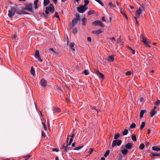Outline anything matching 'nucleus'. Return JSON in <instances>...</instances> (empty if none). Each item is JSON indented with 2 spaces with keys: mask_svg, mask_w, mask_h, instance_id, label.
Instances as JSON below:
<instances>
[{
  "mask_svg": "<svg viewBox=\"0 0 160 160\" xmlns=\"http://www.w3.org/2000/svg\"><path fill=\"white\" fill-rule=\"evenodd\" d=\"M15 12L19 14L21 13L19 12V11H17V7H13L11 8L10 10L9 11L8 14V16L10 18H12L14 15Z\"/></svg>",
  "mask_w": 160,
  "mask_h": 160,
  "instance_id": "nucleus-1",
  "label": "nucleus"
},
{
  "mask_svg": "<svg viewBox=\"0 0 160 160\" xmlns=\"http://www.w3.org/2000/svg\"><path fill=\"white\" fill-rule=\"evenodd\" d=\"M54 10V8L53 5L52 4H50L49 7H47L46 8L45 13L46 14H49V11L51 13H52Z\"/></svg>",
  "mask_w": 160,
  "mask_h": 160,
  "instance_id": "nucleus-2",
  "label": "nucleus"
},
{
  "mask_svg": "<svg viewBox=\"0 0 160 160\" xmlns=\"http://www.w3.org/2000/svg\"><path fill=\"white\" fill-rule=\"evenodd\" d=\"M25 7L22 8L23 10H26L32 12L33 4L32 3H26L24 4Z\"/></svg>",
  "mask_w": 160,
  "mask_h": 160,
  "instance_id": "nucleus-3",
  "label": "nucleus"
},
{
  "mask_svg": "<svg viewBox=\"0 0 160 160\" xmlns=\"http://www.w3.org/2000/svg\"><path fill=\"white\" fill-rule=\"evenodd\" d=\"M144 11L145 9L144 7L142 6H140L139 8V9L137 10L136 12V17H139L140 14H141Z\"/></svg>",
  "mask_w": 160,
  "mask_h": 160,
  "instance_id": "nucleus-4",
  "label": "nucleus"
},
{
  "mask_svg": "<svg viewBox=\"0 0 160 160\" xmlns=\"http://www.w3.org/2000/svg\"><path fill=\"white\" fill-rule=\"evenodd\" d=\"M92 24L94 26H100L102 28L105 27L104 24L101 21L99 20H96L92 22Z\"/></svg>",
  "mask_w": 160,
  "mask_h": 160,
  "instance_id": "nucleus-5",
  "label": "nucleus"
},
{
  "mask_svg": "<svg viewBox=\"0 0 160 160\" xmlns=\"http://www.w3.org/2000/svg\"><path fill=\"white\" fill-rule=\"evenodd\" d=\"M88 9V8L82 5H81L77 8L78 11L80 13H84Z\"/></svg>",
  "mask_w": 160,
  "mask_h": 160,
  "instance_id": "nucleus-6",
  "label": "nucleus"
},
{
  "mask_svg": "<svg viewBox=\"0 0 160 160\" xmlns=\"http://www.w3.org/2000/svg\"><path fill=\"white\" fill-rule=\"evenodd\" d=\"M141 38L142 39V41L146 45V46L150 47V46H149L150 42L148 40H147L144 36L142 35L141 36Z\"/></svg>",
  "mask_w": 160,
  "mask_h": 160,
  "instance_id": "nucleus-7",
  "label": "nucleus"
},
{
  "mask_svg": "<svg viewBox=\"0 0 160 160\" xmlns=\"http://www.w3.org/2000/svg\"><path fill=\"white\" fill-rule=\"evenodd\" d=\"M122 142L121 140H114L113 141L112 146V147H114L115 146L117 145L118 146H120Z\"/></svg>",
  "mask_w": 160,
  "mask_h": 160,
  "instance_id": "nucleus-8",
  "label": "nucleus"
},
{
  "mask_svg": "<svg viewBox=\"0 0 160 160\" xmlns=\"http://www.w3.org/2000/svg\"><path fill=\"white\" fill-rule=\"evenodd\" d=\"M47 81L44 79H42L40 81V84L41 86L44 88H45L47 86Z\"/></svg>",
  "mask_w": 160,
  "mask_h": 160,
  "instance_id": "nucleus-9",
  "label": "nucleus"
},
{
  "mask_svg": "<svg viewBox=\"0 0 160 160\" xmlns=\"http://www.w3.org/2000/svg\"><path fill=\"white\" fill-rule=\"evenodd\" d=\"M121 152H122V154H123V156L126 155L128 152V150H127L126 148H123L122 147L120 149Z\"/></svg>",
  "mask_w": 160,
  "mask_h": 160,
  "instance_id": "nucleus-10",
  "label": "nucleus"
},
{
  "mask_svg": "<svg viewBox=\"0 0 160 160\" xmlns=\"http://www.w3.org/2000/svg\"><path fill=\"white\" fill-rule=\"evenodd\" d=\"M35 58H37L38 60L40 62H42V60L41 58L40 57L39 51L38 50H37L36 51L35 54Z\"/></svg>",
  "mask_w": 160,
  "mask_h": 160,
  "instance_id": "nucleus-11",
  "label": "nucleus"
},
{
  "mask_svg": "<svg viewBox=\"0 0 160 160\" xmlns=\"http://www.w3.org/2000/svg\"><path fill=\"white\" fill-rule=\"evenodd\" d=\"M79 21L76 18H74L72 19V26L73 28L76 25L78 21Z\"/></svg>",
  "mask_w": 160,
  "mask_h": 160,
  "instance_id": "nucleus-12",
  "label": "nucleus"
},
{
  "mask_svg": "<svg viewBox=\"0 0 160 160\" xmlns=\"http://www.w3.org/2000/svg\"><path fill=\"white\" fill-rule=\"evenodd\" d=\"M102 29H100L97 30H93L92 32V33L93 34H95L97 35L102 33Z\"/></svg>",
  "mask_w": 160,
  "mask_h": 160,
  "instance_id": "nucleus-13",
  "label": "nucleus"
},
{
  "mask_svg": "<svg viewBox=\"0 0 160 160\" xmlns=\"http://www.w3.org/2000/svg\"><path fill=\"white\" fill-rule=\"evenodd\" d=\"M133 146V143H128L126 144L125 147L127 150L131 149Z\"/></svg>",
  "mask_w": 160,
  "mask_h": 160,
  "instance_id": "nucleus-14",
  "label": "nucleus"
},
{
  "mask_svg": "<svg viewBox=\"0 0 160 160\" xmlns=\"http://www.w3.org/2000/svg\"><path fill=\"white\" fill-rule=\"evenodd\" d=\"M150 157L152 158H153V157L154 156H160V154L158 153L157 152H151L150 155Z\"/></svg>",
  "mask_w": 160,
  "mask_h": 160,
  "instance_id": "nucleus-15",
  "label": "nucleus"
},
{
  "mask_svg": "<svg viewBox=\"0 0 160 160\" xmlns=\"http://www.w3.org/2000/svg\"><path fill=\"white\" fill-rule=\"evenodd\" d=\"M156 113L157 111L156 110L152 109L150 112V116L151 117H153Z\"/></svg>",
  "mask_w": 160,
  "mask_h": 160,
  "instance_id": "nucleus-16",
  "label": "nucleus"
},
{
  "mask_svg": "<svg viewBox=\"0 0 160 160\" xmlns=\"http://www.w3.org/2000/svg\"><path fill=\"white\" fill-rule=\"evenodd\" d=\"M114 58L113 55L109 56L108 58V61L109 62H112L114 61Z\"/></svg>",
  "mask_w": 160,
  "mask_h": 160,
  "instance_id": "nucleus-17",
  "label": "nucleus"
},
{
  "mask_svg": "<svg viewBox=\"0 0 160 160\" xmlns=\"http://www.w3.org/2000/svg\"><path fill=\"white\" fill-rule=\"evenodd\" d=\"M146 112V110H142L140 112L139 117L140 118H142L143 117L144 114L145 112Z\"/></svg>",
  "mask_w": 160,
  "mask_h": 160,
  "instance_id": "nucleus-18",
  "label": "nucleus"
},
{
  "mask_svg": "<svg viewBox=\"0 0 160 160\" xmlns=\"http://www.w3.org/2000/svg\"><path fill=\"white\" fill-rule=\"evenodd\" d=\"M39 0H35L34 2V5H35L34 6V8L35 9H37L38 8V2Z\"/></svg>",
  "mask_w": 160,
  "mask_h": 160,
  "instance_id": "nucleus-19",
  "label": "nucleus"
},
{
  "mask_svg": "<svg viewBox=\"0 0 160 160\" xmlns=\"http://www.w3.org/2000/svg\"><path fill=\"white\" fill-rule=\"evenodd\" d=\"M152 149L154 151H158L160 150V148L156 146H153L152 148Z\"/></svg>",
  "mask_w": 160,
  "mask_h": 160,
  "instance_id": "nucleus-20",
  "label": "nucleus"
},
{
  "mask_svg": "<svg viewBox=\"0 0 160 160\" xmlns=\"http://www.w3.org/2000/svg\"><path fill=\"white\" fill-rule=\"evenodd\" d=\"M49 3L50 1L49 0H44L43 5L44 6H47Z\"/></svg>",
  "mask_w": 160,
  "mask_h": 160,
  "instance_id": "nucleus-21",
  "label": "nucleus"
},
{
  "mask_svg": "<svg viewBox=\"0 0 160 160\" xmlns=\"http://www.w3.org/2000/svg\"><path fill=\"white\" fill-rule=\"evenodd\" d=\"M131 138L132 140L133 141H137V138L136 136L134 134L132 135Z\"/></svg>",
  "mask_w": 160,
  "mask_h": 160,
  "instance_id": "nucleus-22",
  "label": "nucleus"
},
{
  "mask_svg": "<svg viewBox=\"0 0 160 160\" xmlns=\"http://www.w3.org/2000/svg\"><path fill=\"white\" fill-rule=\"evenodd\" d=\"M30 72L33 76H34L35 75V70L32 67L31 68Z\"/></svg>",
  "mask_w": 160,
  "mask_h": 160,
  "instance_id": "nucleus-23",
  "label": "nucleus"
},
{
  "mask_svg": "<svg viewBox=\"0 0 160 160\" xmlns=\"http://www.w3.org/2000/svg\"><path fill=\"white\" fill-rule=\"evenodd\" d=\"M60 109L58 108H55L54 109V112L57 113L59 112H60Z\"/></svg>",
  "mask_w": 160,
  "mask_h": 160,
  "instance_id": "nucleus-24",
  "label": "nucleus"
},
{
  "mask_svg": "<svg viewBox=\"0 0 160 160\" xmlns=\"http://www.w3.org/2000/svg\"><path fill=\"white\" fill-rule=\"evenodd\" d=\"M75 45V44L74 43H71L70 44V48L72 49L73 51H74L75 49L74 48H73V47H74V46Z\"/></svg>",
  "mask_w": 160,
  "mask_h": 160,
  "instance_id": "nucleus-25",
  "label": "nucleus"
},
{
  "mask_svg": "<svg viewBox=\"0 0 160 160\" xmlns=\"http://www.w3.org/2000/svg\"><path fill=\"white\" fill-rule=\"evenodd\" d=\"M145 126V123L144 122H142L141 125L140 126V129L142 130L143 129V128Z\"/></svg>",
  "mask_w": 160,
  "mask_h": 160,
  "instance_id": "nucleus-26",
  "label": "nucleus"
},
{
  "mask_svg": "<svg viewBox=\"0 0 160 160\" xmlns=\"http://www.w3.org/2000/svg\"><path fill=\"white\" fill-rule=\"evenodd\" d=\"M89 1L88 0H84V4L83 5L84 6L86 7V6L89 3Z\"/></svg>",
  "mask_w": 160,
  "mask_h": 160,
  "instance_id": "nucleus-27",
  "label": "nucleus"
},
{
  "mask_svg": "<svg viewBox=\"0 0 160 160\" xmlns=\"http://www.w3.org/2000/svg\"><path fill=\"white\" fill-rule=\"evenodd\" d=\"M72 32L74 35L76 34L78 32L77 29L76 28H74Z\"/></svg>",
  "mask_w": 160,
  "mask_h": 160,
  "instance_id": "nucleus-28",
  "label": "nucleus"
},
{
  "mask_svg": "<svg viewBox=\"0 0 160 160\" xmlns=\"http://www.w3.org/2000/svg\"><path fill=\"white\" fill-rule=\"evenodd\" d=\"M128 130L127 129H125L123 132V135H126L128 134Z\"/></svg>",
  "mask_w": 160,
  "mask_h": 160,
  "instance_id": "nucleus-29",
  "label": "nucleus"
},
{
  "mask_svg": "<svg viewBox=\"0 0 160 160\" xmlns=\"http://www.w3.org/2000/svg\"><path fill=\"white\" fill-rule=\"evenodd\" d=\"M145 147L144 144L143 143H142L140 144L139 148L140 149L142 150Z\"/></svg>",
  "mask_w": 160,
  "mask_h": 160,
  "instance_id": "nucleus-30",
  "label": "nucleus"
},
{
  "mask_svg": "<svg viewBox=\"0 0 160 160\" xmlns=\"http://www.w3.org/2000/svg\"><path fill=\"white\" fill-rule=\"evenodd\" d=\"M120 134L119 133L115 134L114 136V139L116 140L120 137Z\"/></svg>",
  "mask_w": 160,
  "mask_h": 160,
  "instance_id": "nucleus-31",
  "label": "nucleus"
},
{
  "mask_svg": "<svg viewBox=\"0 0 160 160\" xmlns=\"http://www.w3.org/2000/svg\"><path fill=\"white\" fill-rule=\"evenodd\" d=\"M42 123L43 126V128H44V129L45 130V131L47 130V126H46L45 122H42Z\"/></svg>",
  "mask_w": 160,
  "mask_h": 160,
  "instance_id": "nucleus-32",
  "label": "nucleus"
},
{
  "mask_svg": "<svg viewBox=\"0 0 160 160\" xmlns=\"http://www.w3.org/2000/svg\"><path fill=\"white\" fill-rule=\"evenodd\" d=\"M97 2H98L99 4H100L102 6H103L104 5V3L102 2L100 0H95Z\"/></svg>",
  "mask_w": 160,
  "mask_h": 160,
  "instance_id": "nucleus-33",
  "label": "nucleus"
},
{
  "mask_svg": "<svg viewBox=\"0 0 160 160\" xmlns=\"http://www.w3.org/2000/svg\"><path fill=\"white\" fill-rule=\"evenodd\" d=\"M95 12L93 10H91L88 12V15H90L91 14H93Z\"/></svg>",
  "mask_w": 160,
  "mask_h": 160,
  "instance_id": "nucleus-34",
  "label": "nucleus"
},
{
  "mask_svg": "<svg viewBox=\"0 0 160 160\" xmlns=\"http://www.w3.org/2000/svg\"><path fill=\"white\" fill-rule=\"evenodd\" d=\"M86 20V19L85 18H82V21L83 22L82 25L85 26L86 25V23L85 22Z\"/></svg>",
  "mask_w": 160,
  "mask_h": 160,
  "instance_id": "nucleus-35",
  "label": "nucleus"
},
{
  "mask_svg": "<svg viewBox=\"0 0 160 160\" xmlns=\"http://www.w3.org/2000/svg\"><path fill=\"white\" fill-rule=\"evenodd\" d=\"M83 147V145H82V146H79L75 148H74V150H78L80 149H81Z\"/></svg>",
  "mask_w": 160,
  "mask_h": 160,
  "instance_id": "nucleus-36",
  "label": "nucleus"
},
{
  "mask_svg": "<svg viewBox=\"0 0 160 160\" xmlns=\"http://www.w3.org/2000/svg\"><path fill=\"white\" fill-rule=\"evenodd\" d=\"M136 125L135 123H132L130 126V128H135Z\"/></svg>",
  "mask_w": 160,
  "mask_h": 160,
  "instance_id": "nucleus-37",
  "label": "nucleus"
},
{
  "mask_svg": "<svg viewBox=\"0 0 160 160\" xmlns=\"http://www.w3.org/2000/svg\"><path fill=\"white\" fill-rule=\"evenodd\" d=\"M109 152H110L109 150L107 151L104 155V157H107L108 156L109 154Z\"/></svg>",
  "mask_w": 160,
  "mask_h": 160,
  "instance_id": "nucleus-38",
  "label": "nucleus"
},
{
  "mask_svg": "<svg viewBox=\"0 0 160 160\" xmlns=\"http://www.w3.org/2000/svg\"><path fill=\"white\" fill-rule=\"evenodd\" d=\"M76 16L77 17V18H76L78 20L80 21V15L79 14L76 13Z\"/></svg>",
  "mask_w": 160,
  "mask_h": 160,
  "instance_id": "nucleus-39",
  "label": "nucleus"
},
{
  "mask_svg": "<svg viewBox=\"0 0 160 160\" xmlns=\"http://www.w3.org/2000/svg\"><path fill=\"white\" fill-rule=\"evenodd\" d=\"M108 5L110 6L111 8H114V5L113 4H112V2H109Z\"/></svg>",
  "mask_w": 160,
  "mask_h": 160,
  "instance_id": "nucleus-40",
  "label": "nucleus"
},
{
  "mask_svg": "<svg viewBox=\"0 0 160 160\" xmlns=\"http://www.w3.org/2000/svg\"><path fill=\"white\" fill-rule=\"evenodd\" d=\"M160 103V101L159 100H157L156 102H154V104L156 105H158Z\"/></svg>",
  "mask_w": 160,
  "mask_h": 160,
  "instance_id": "nucleus-41",
  "label": "nucleus"
},
{
  "mask_svg": "<svg viewBox=\"0 0 160 160\" xmlns=\"http://www.w3.org/2000/svg\"><path fill=\"white\" fill-rule=\"evenodd\" d=\"M52 151L53 152H58L59 151V149L56 148H53L52 149Z\"/></svg>",
  "mask_w": 160,
  "mask_h": 160,
  "instance_id": "nucleus-42",
  "label": "nucleus"
},
{
  "mask_svg": "<svg viewBox=\"0 0 160 160\" xmlns=\"http://www.w3.org/2000/svg\"><path fill=\"white\" fill-rule=\"evenodd\" d=\"M93 151V149L92 148H90L89 149V151L88 152V153H89V155L91 154L92 152Z\"/></svg>",
  "mask_w": 160,
  "mask_h": 160,
  "instance_id": "nucleus-43",
  "label": "nucleus"
},
{
  "mask_svg": "<svg viewBox=\"0 0 160 160\" xmlns=\"http://www.w3.org/2000/svg\"><path fill=\"white\" fill-rule=\"evenodd\" d=\"M83 72L84 74L86 75H87L89 74L87 70H84Z\"/></svg>",
  "mask_w": 160,
  "mask_h": 160,
  "instance_id": "nucleus-44",
  "label": "nucleus"
},
{
  "mask_svg": "<svg viewBox=\"0 0 160 160\" xmlns=\"http://www.w3.org/2000/svg\"><path fill=\"white\" fill-rule=\"evenodd\" d=\"M131 73L130 71H128L126 72V75L127 76H130L131 75Z\"/></svg>",
  "mask_w": 160,
  "mask_h": 160,
  "instance_id": "nucleus-45",
  "label": "nucleus"
},
{
  "mask_svg": "<svg viewBox=\"0 0 160 160\" xmlns=\"http://www.w3.org/2000/svg\"><path fill=\"white\" fill-rule=\"evenodd\" d=\"M17 38V36L16 35H13L12 36V38L13 39L15 40Z\"/></svg>",
  "mask_w": 160,
  "mask_h": 160,
  "instance_id": "nucleus-46",
  "label": "nucleus"
},
{
  "mask_svg": "<svg viewBox=\"0 0 160 160\" xmlns=\"http://www.w3.org/2000/svg\"><path fill=\"white\" fill-rule=\"evenodd\" d=\"M99 77L100 78H102V79H103L104 78V75L102 73H101L99 75Z\"/></svg>",
  "mask_w": 160,
  "mask_h": 160,
  "instance_id": "nucleus-47",
  "label": "nucleus"
},
{
  "mask_svg": "<svg viewBox=\"0 0 160 160\" xmlns=\"http://www.w3.org/2000/svg\"><path fill=\"white\" fill-rule=\"evenodd\" d=\"M55 17L56 18H59V15H58V13H57V12H56L55 13Z\"/></svg>",
  "mask_w": 160,
  "mask_h": 160,
  "instance_id": "nucleus-48",
  "label": "nucleus"
},
{
  "mask_svg": "<svg viewBox=\"0 0 160 160\" xmlns=\"http://www.w3.org/2000/svg\"><path fill=\"white\" fill-rule=\"evenodd\" d=\"M42 136L44 138L45 137V133L43 131H42Z\"/></svg>",
  "mask_w": 160,
  "mask_h": 160,
  "instance_id": "nucleus-49",
  "label": "nucleus"
},
{
  "mask_svg": "<svg viewBox=\"0 0 160 160\" xmlns=\"http://www.w3.org/2000/svg\"><path fill=\"white\" fill-rule=\"evenodd\" d=\"M73 138H71L70 140V141L69 143V145H71V144L73 142Z\"/></svg>",
  "mask_w": 160,
  "mask_h": 160,
  "instance_id": "nucleus-50",
  "label": "nucleus"
},
{
  "mask_svg": "<svg viewBox=\"0 0 160 160\" xmlns=\"http://www.w3.org/2000/svg\"><path fill=\"white\" fill-rule=\"evenodd\" d=\"M132 51V54H134L135 53V51L134 50L132 49L131 48H129Z\"/></svg>",
  "mask_w": 160,
  "mask_h": 160,
  "instance_id": "nucleus-51",
  "label": "nucleus"
},
{
  "mask_svg": "<svg viewBox=\"0 0 160 160\" xmlns=\"http://www.w3.org/2000/svg\"><path fill=\"white\" fill-rule=\"evenodd\" d=\"M134 18L136 20V24L138 26L139 25V22H138V21L137 20L136 17H134Z\"/></svg>",
  "mask_w": 160,
  "mask_h": 160,
  "instance_id": "nucleus-52",
  "label": "nucleus"
},
{
  "mask_svg": "<svg viewBox=\"0 0 160 160\" xmlns=\"http://www.w3.org/2000/svg\"><path fill=\"white\" fill-rule=\"evenodd\" d=\"M28 157V158H26L25 160H29L28 159V158H30V157H31V156L30 155H28L27 156H25V157Z\"/></svg>",
  "mask_w": 160,
  "mask_h": 160,
  "instance_id": "nucleus-53",
  "label": "nucleus"
},
{
  "mask_svg": "<svg viewBox=\"0 0 160 160\" xmlns=\"http://www.w3.org/2000/svg\"><path fill=\"white\" fill-rule=\"evenodd\" d=\"M87 40L89 42H91V41L92 39L91 37H88L87 38Z\"/></svg>",
  "mask_w": 160,
  "mask_h": 160,
  "instance_id": "nucleus-54",
  "label": "nucleus"
},
{
  "mask_svg": "<svg viewBox=\"0 0 160 160\" xmlns=\"http://www.w3.org/2000/svg\"><path fill=\"white\" fill-rule=\"evenodd\" d=\"M124 15L125 17L126 18H127V15L124 12H121Z\"/></svg>",
  "mask_w": 160,
  "mask_h": 160,
  "instance_id": "nucleus-55",
  "label": "nucleus"
},
{
  "mask_svg": "<svg viewBox=\"0 0 160 160\" xmlns=\"http://www.w3.org/2000/svg\"><path fill=\"white\" fill-rule=\"evenodd\" d=\"M75 135L74 133H72L71 136H70L71 137V138H73L75 137Z\"/></svg>",
  "mask_w": 160,
  "mask_h": 160,
  "instance_id": "nucleus-56",
  "label": "nucleus"
},
{
  "mask_svg": "<svg viewBox=\"0 0 160 160\" xmlns=\"http://www.w3.org/2000/svg\"><path fill=\"white\" fill-rule=\"evenodd\" d=\"M69 150V149H67V148H64V152H67V151H68V150Z\"/></svg>",
  "mask_w": 160,
  "mask_h": 160,
  "instance_id": "nucleus-57",
  "label": "nucleus"
},
{
  "mask_svg": "<svg viewBox=\"0 0 160 160\" xmlns=\"http://www.w3.org/2000/svg\"><path fill=\"white\" fill-rule=\"evenodd\" d=\"M102 21H103V22H105L106 21V20L105 19V17H103L102 18Z\"/></svg>",
  "mask_w": 160,
  "mask_h": 160,
  "instance_id": "nucleus-58",
  "label": "nucleus"
},
{
  "mask_svg": "<svg viewBox=\"0 0 160 160\" xmlns=\"http://www.w3.org/2000/svg\"><path fill=\"white\" fill-rule=\"evenodd\" d=\"M49 50H51V51H53L54 53H55V51H54V49L52 48H50L49 49Z\"/></svg>",
  "mask_w": 160,
  "mask_h": 160,
  "instance_id": "nucleus-59",
  "label": "nucleus"
},
{
  "mask_svg": "<svg viewBox=\"0 0 160 160\" xmlns=\"http://www.w3.org/2000/svg\"><path fill=\"white\" fill-rule=\"evenodd\" d=\"M92 110H93V109H95V110L97 112H98V110L97 109H96L95 108H93V107H92Z\"/></svg>",
  "mask_w": 160,
  "mask_h": 160,
  "instance_id": "nucleus-60",
  "label": "nucleus"
},
{
  "mask_svg": "<svg viewBox=\"0 0 160 160\" xmlns=\"http://www.w3.org/2000/svg\"><path fill=\"white\" fill-rule=\"evenodd\" d=\"M96 72L97 74L98 75H99L101 73L99 71H97Z\"/></svg>",
  "mask_w": 160,
  "mask_h": 160,
  "instance_id": "nucleus-61",
  "label": "nucleus"
},
{
  "mask_svg": "<svg viewBox=\"0 0 160 160\" xmlns=\"http://www.w3.org/2000/svg\"><path fill=\"white\" fill-rule=\"evenodd\" d=\"M75 142H73L72 144V147H75Z\"/></svg>",
  "mask_w": 160,
  "mask_h": 160,
  "instance_id": "nucleus-62",
  "label": "nucleus"
},
{
  "mask_svg": "<svg viewBox=\"0 0 160 160\" xmlns=\"http://www.w3.org/2000/svg\"><path fill=\"white\" fill-rule=\"evenodd\" d=\"M70 145H69V143L68 144H67L65 147V148H67V149H69V146H70Z\"/></svg>",
  "mask_w": 160,
  "mask_h": 160,
  "instance_id": "nucleus-63",
  "label": "nucleus"
},
{
  "mask_svg": "<svg viewBox=\"0 0 160 160\" xmlns=\"http://www.w3.org/2000/svg\"><path fill=\"white\" fill-rule=\"evenodd\" d=\"M110 40H114V41H115V40H116L115 38H114V37H113L112 38H110Z\"/></svg>",
  "mask_w": 160,
  "mask_h": 160,
  "instance_id": "nucleus-64",
  "label": "nucleus"
}]
</instances>
